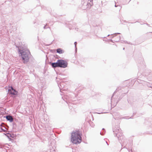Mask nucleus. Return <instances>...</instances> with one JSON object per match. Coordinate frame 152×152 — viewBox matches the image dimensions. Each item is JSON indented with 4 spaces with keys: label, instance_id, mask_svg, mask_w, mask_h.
Masks as SVG:
<instances>
[{
    "label": "nucleus",
    "instance_id": "bb28decb",
    "mask_svg": "<svg viewBox=\"0 0 152 152\" xmlns=\"http://www.w3.org/2000/svg\"><path fill=\"white\" fill-rule=\"evenodd\" d=\"M106 143H107V145H108V143H107V142H106Z\"/></svg>",
    "mask_w": 152,
    "mask_h": 152
},
{
    "label": "nucleus",
    "instance_id": "aec40b11",
    "mask_svg": "<svg viewBox=\"0 0 152 152\" xmlns=\"http://www.w3.org/2000/svg\"><path fill=\"white\" fill-rule=\"evenodd\" d=\"M50 28V27H46V26H44V27H43V28L44 29H46L47 28Z\"/></svg>",
    "mask_w": 152,
    "mask_h": 152
},
{
    "label": "nucleus",
    "instance_id": "7c9ffc66",
    "mask_svg": "<svg viewBox=\"0 0 152 152\" xmlns=\"http://www.w3.org/2000/svg\"><path fill=\"white\" fill-rule=\"evenodd\" d=\"M119 7H120V9L121 8V7H120V6H119Z\"/></svg>",
    "mask_w": 152,
    "mask_h": 152
},
{
    "label": "nucleus",
    "instance_id": "1a4fd4ad",
    "mask_svg": "<svg viewBox=\"0 0 152 152\" xmlns=\"http://www.w3.org/2000/svg\"><path fill=\"white\" fill-rule=\"evenodd\" d=\"M121 37L120 36L117 37H116V38L115 39L114 41L116 42H118L119 41Z\"/></svg>",
    "mask_w": 152,
    "mask_h": 152
},
{
    "label": "nucleus",
    "instance_id": "6ab92c4d",
    "mask_svg": "<svg viewBox=\"0 0 152 152\" xmlns=\"http://www.w3.org/2000/svg\"><path fill=\"white\" fill-rule=\"evenodd\" d=\"M113 96H112V97L111 99V104L113 103Z\"/></svg>",
    "mask_w": 152,
    "mask_h": 152
},
{
    "label": "nucleus",
    "instance_id": "393cba45",
    "mask_svg": "<svg viewBox=\"0 0 152 152\" xmlns=\"http://www.w3.org/2000/svg\"><path fill=\"white\" fill-rule=\"evenodd\" d=\"M75 29V30H77V29H78V28H76Z\"/></svg>",
    "mask_w": 152,
    "mask_h": 152
},
{
    "label": "nucleus",
    "instance_id": "b1692460",
    "mask_svg": "<svg viewBox=\"0 0 152 152\" xmlns=\"http://www.w3.org/2000/svg\"><path fill=\"white\" fill-rule=\"evenodd\" d=\"M115 7H117L118 6L116 5V4H115Z\"/></svg>",
    "mask_w": 152,
    "mask_h": 152
},
{
    "label": "nucleus",
    "instance_id": "423d86ee",
    "mask_svg": "<svg viewBox=\"0 0 152 152\" xmlns=\"http://www.w3.org/2000/svg\"><path fill=\"white\" fill-rule=\"evenodd\" d=\"M58 60L56 62H52L51 63V65L53 68L59 67Z\"/></svg>",
    "mask_w": 152,
    "mask_h": 152
},
{
    "label": "nucleus",
    "instance_id": "4468645a",
    "mask_svg": "<svg viewBox=\"0 0 152 152\" xmlns=\"http://www.w3.org/2000/svg\"><path fill=\"white\" fill-rule=\"evenodd\" d=\"M2 131L5 132H6L7 131L6 130L4 129H3L2 128H1L0 129V132H2Z\"/></svg>",
    "mask_w": 152,
    "mask_h": 152
},
{
    "label": "nucleus",
    "instance_id": "0eeeda50",
    "mask_svg": "<svg viewBox=\"0 0 152 152\" xmlns=\"http://www.w3.org/2000/svg\"><path fill=\"white\" fill-rule=\"evenodd\" d=\"M6 119L8 121H9L10 122H12L13 121V118L11 116L9 115H7L6 116Z\"/></svg>",
    "mask_w": 152,
    "mask_h": 152
},
{
    "label": "nucleus",
    "instance_id": "4be33fe9",
    "mask_svg": "<svg viewBox=\"0 0 152 152\" xmlns=\"http://www.w3.org/2000/svg\"><path fill=\"white\" fill-rule=\"evenodd\" d=\"M110 40L111 42H113V40H112V39H110Z\"/></svg>",
    "mask_w": 152,
    "mask_h": 152
},
{
    "label": "nucleus",
    "instance_id": "2eb2a0df",
    "mask_svg": "<svg viewBox=\"0 0 152 152\" xmlns=\"http://www.w3.org/2000/svg\"><path fill=\"white\" fill-rule=\"evenodd\" d=\"M121 87H118V88H117L116 89V91H115V92H114V93H115V92H117L119 90H121Z\"/></svg>",
    "mask_w": 152,
    "mask_h": 152
},
{
    "label": "nucleus",
    "instance_id": "412c9836",
    "mask_svg": "<svg viewBox=\"0 0 152 152\" xmlns=\"http://www.w3.org/2000/svg\"><path fill=\"white\" fill-rule=\"evenodd\" d=\"M52 43L51 42L50 44H46L45 45V46H49Z\"/></svg>",
    "mask_w": 152,
    "mask_h": 152
},
{
    "label": "nucleus",
    "instance_id": "a878e982",
    "mask_svg": "<svg viewBox=\"0 0 152 152\" xmlns=\"http://www.w3.org/2000/svg\"><path fill=\"white\" fill-rule=\"evenodd\" d=\"M68 100H67H67H66V103H68Z\"/></svg>",
    "mask_w": 152,
    "mask_h": 152
},
{
    "label": "nucleus",
    "instance_id": "2f4dec72",
    "mask_svg": "<svg viewBox=\"0 0 152 152\" xmlns=\"http://www.w3.org/2000/svg\"><path fill=\"white\" fill-rule=\"evenodd\" d=\"M148 86V87H151V86Z\"/></svg>",
    "mask_w": 152,
    "mask_h": 152
},
{
    "label": "nucleus",
    "instance_id": "f03ea898",
    "mask_svg": "<svg viewBox=\"0 0 152 152\" xmlns=\"http://www.w3.org/2000/svg\"><path fill=\"white\" fill-rule=\"evenodd\" d=\"M81 135L79 132L77 131L72 133L71 140L72 143L75 144H79L81 142Z\"/></svg>",
    "mask_w": 152,
    "mask_h": 152
},
{
    "label": "nucleus",
    "instance_id": "72a5a7b5",
    "mask_svg": "<svg viewBox=\"0 0 152 152\" xmlns=\"http://www.w3.org/2000/svg\"><path fill=\"white\" fill-rule=\"evenodd\" d=\"M131 151L132 152V149L131 150Z\"/></svg>",
    "mask_w": 152,
    "mask_h": 152
},
{
    "label": "nucleus",
    "instance_id": "9b49d317",
    "mask_svg": "<svg viewBox=\"0 0 152 152\" xmlns=\"http://www.w3.org/2000/svg\"><path fill=\"white\" fill-rule=\"evenodd\" d=\"M117 34H120V33H115V34H113L115 35V36H111L110 37L111 38V39L113 38L115 36H116V35Z\"/></svg>",
    "mask_w": 152,
    "mask_h": 152
},
{
    "label": "nucleus",
    "instance_id": "f257e3e1",
    "mask_svg": "<svg viewBox=\"0 0 152 152\" xmlns=\"http://www.w3.org/2000/svg\"><path fill=\"white\" fill-rule=\"evenodd\" d=\"M113 131L115 134V136H116L120 141V142L121 143L122 146L126 145L127 144V140H125L124 137L123 136L121 129L119 127H117V129H114Z\"/></svg>",
    "mask_w": 152,
    "mask_h": 152
},
{
    "label": "nucleus",
    "instance_id": "20e7f679",
    "mask_svg": "<svg viewBox=\"0 0 152 152\" xmlns=\"http://www.w3.org/2000/svg\"><path fill=\"white\" fill-rule=\"evenodd\" d=\"M58 61L59 67L65 68L67 66L68 63L66 61L62 59H58Z\"/></svg>",
    "mask_w": 152,
    "mask_h": 152
},
{
    "label": "nucleus",
    "instance_id": "dca6fc26",
    "mask_svg": "<svg viewBox=\"0 0 152 152\" xmlns=\"http://www.w3.org/2000/svg\"><path fill=\"white\" fill-rule=\"evenodd\" d=\"M92 1V0H89L88 1V3H89V5H90V6H91L92 5L91 4V1Z\"/></svg>",
    "mask_w": 152,
    "mask_h": 152
},
{
    "label": "nucleus",
    "instance_id": "f8f14e48",
    "mask_svg": "<svg viewBox=\"0 0 152 152\" xmlns=\"http://www.w3.org/2000/svg\"><path fill=\"white\" fill-rule=\"evenodd\" d=\"M6 135L8 137H12L11 134L9 133H7V134H6Z\"/></svg>",
    "mask_w": 152,
    "mask_h": 152
},
{
    "label": "nucleus",
    "instance_id": "c756f323",
    "mask_svg": "<svg viewBox=\"0 0 152 152\" xmlns=\"http://www.w3.org/2000/svg\"><path fill=\"white\" fill-rule=\"evenodd\" d=\"M110 35L109 34V35H108L107 36V37L109 36Z\"/></svg>",
    "mask_w": 152,
    "mask_h": 152
},
{
    "label": "nucleus",
    "instance_id": "cd10ccee",
    "mask_svg": "<svg viewBox=\"0 0 152 152\" xmlns=\"http://www.w3.org/2000/svg\"><path fill=\"white\" fill-rule=\"evenodd\" d=\"M102 130H104V128H103V129H102Z\"/></svg>",
    "mask_w": 152,
    "mask_h": 152
},
{
    "label": "nucleus",
    "instance_id": "39448f33",
    "mask_svg": "<svg viewBox=\"0 0 152 152\" xmlns=\"http://www.w3.org/2000/svg\"><path fill=\"white\" fill-rule=\"evenodd\" d=\"M8 91L10 94L13 95H16L18 93V92L14 89L12 86L9 87Z\"/></svg>",
    "mask_w": 152,
    "mask_h": 152
},
{
    "label": "nucleus",
    "instance_id": "ddd939ff",
    "mask_svg": "<svg viewBox=\"0 0 152 152\" xmlns=\"http://www.w3.org/2000/svg\"><path fill=\"white\" fill-rule=\"evenodd\" d=\"M121 42L122 43H128V44H130V42H128L127 41H126L121 40Z\"/></svg>",
    "mask_w": 152,
    "mask_h": 152
},
{
    "label": "nucleus",
    "instance_id": "c85d7f7f",
    "mask_svg": "<svg viewBox=\"0 0 152 152\" xmlns=\"http://www.w3.org/2000/svg\"><path fill=\"white\" fill-rule=\"evenodd\" d=\"M124 49H125V48H123V50H124Z\"/></svg>",
    "mask_w": 152,
    "mask_h": 152
},
{
    "label": "nucleus",
    "instance_id": "473e14b6",
    "mask_svg": "<svg viewBox=\"0 0 152 152\" xmlns=\"http://www.w3.org/2000/svg\"><path fill=\"white\" fill-rule=\"evenodd\" d=\"M113 35V34H111V35Z\"/></svg>",
    "mask_w": 152,
    "mask_h": 152
},
{
    "label": "nucleus",
    "instance_id": "6e6552de",
    "mask_svg": "<svg viewBox=\"0 0 152 152\" xmlns=\"http://www.w3.org/2000/svg\"><path fill=\"white\" fill-rule=\"evenodd\" d=\"M57 52L59 54L63 53V51L61 48L57 49L56 50Z\"/></svg>",
    "mask_w": 152,
    "mask_h": 152
},
{
    "label": "nucleus",
    "instance_id": "f3484780",
    "mask_svg": "<svg viewBox=\"0 0 152 152\" xmlns=\"http://www.w3.org/2000/svg\"><path fill=\"white\" fill-rule=\"evenodd\" d=\"M105 132V131H104V133L103 132H102V131H101L100 133V134L103 135L104 134Z\"/></svg>",
    "mask_w": 152,
    "mask_h": 152
},
{
    "label": "nucleus",
    "instance_id": "5701e85b",
    "mask_svg": "<svg viewBox=\"0 0 152 152\" xmlns=\"http://www.w3.org/2000/svg\"><path fill=\"white\" fill-rule=\"evenodd\" d=\"M116 102V103H114L115 104L114 105H115V106L116 105V104L117 103V102Z\"/></svg>",
    "mask_w": 152,
    "mask_h": 152
},
{
    "label": "nucleus",
    "instance_id": "7ed1b4c3",
    "mask_svg": "<svg viewBox=\"0 0 152 152\" xmlns=\"http://www.w3.org/2000/svg\"><path fill=\"white\" fill-rule=\"evenodd\" d=\"M19 53L21 54L24 63L28 62L29 60L30 52L28 50H24L19 49Z\"/></svg>",
    "mask_w": 152,
    "mask_h": 152
},
{
    "label": "nucleus",
    "instance_id": "9d476101",
    "mask_svg": "<svg viewBox=\"0 0 152 152\" xmlns=\"http://www.w3.org/2000/svg\"><path fill=\"white\" fill-rule=\"evenodd\" d=\"M63 83L62 82H61L60 83V86H59V85H58V86L60 88V89H61V88H63L64 87V85L63 84Z\"/></svg>",
    "mask_w": 152,
    "mask_h": 152
},
{
    "label": "nucleus",
    "instance_id": "a211bd4d",
    "mask_svg": "<svg viewBox=\"0 0 152 152\" xmlns=\"http://www.w3.org/2000/svg\"><path fill=\"white\" fill-rule=\"evenodd\" d=\"M74 44H75V48H76V49H75V50L76 51V49H77V48L76 47V45L77 44V42H74Z\"/></svg>",
    "mask_w": 152,
    "mask_h": 152
}]
</instances>
